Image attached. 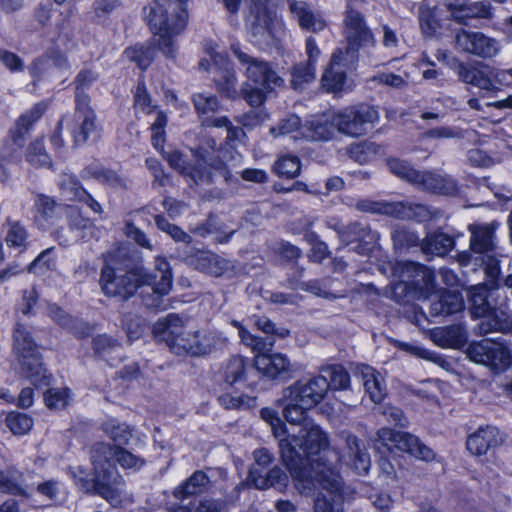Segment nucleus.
Returning a JSON list of instances; mask_svg holds the SVG:
<instances>
[{
	"mask_svg": "<svg viewBox=\"0 0 512 512\" xmlns=\"http://www.w3.org/2000/svg\"><path fill=\"white\" fill-rule=\"evenodd\" d=\"M295 433L294 451L299 455V462L294 467H287L296 489L305 495L316 491L315 512H343L339 505L342 478L339 463L353 468L357 473H367L371 467L370 455L364 443L350 433H342L345 447L341 455L329 449V439L325 431L312 420L304 417Z\"/></svg>",
	"mask_w": 512,
	"mask_h": 512,
	"instance_id": "1",
	"label": "nucleus"
},
{
	"mask_svg": "<svg viewBox=\"0 0 512 512\" xmlns=\"http://www.w3.org/2000/svg\"><path fill=\"white\" fill-rule=\"evenodd\" d=\"M124 469H139L144 461L138 456L120 447H112L106 443H97L91 451L93 473L86 471L82 466L71 468V476L76 486L83 492H96L112 506H120L132 501L130 495L124 490L120 475L115 470L113 461Z\"/></svg>",
	"mask_w": 512,
	"mask_h": 512,
	"instance_id": "2",
	"label": "nucleus"
},
{
	"mask_svg": "<svg viewBox=\"0 0 512 512\" xmlns=\"http://www.w3.org/2000/svg\"><path fill=\"white\" fill-rule=\"evenodd\" d=\"M144 19L152 32L151 41L137 44L124 51V57L140 68H147L160 51L167 58L176 56V37L187 24V13L181 1L154 0L144 9Z\"/></svg>",
	"mask_w": 512,
	"mask_h": 512,
	"instance_id": "3",
	"label": "nucleus"
},
{
	"mask_svg": "<svg viewBox=\"0 0 512 512\" xmlns=\"http://www.w3.org/2000/svg\"><path fill=\"white\" fill-rule=\"evenodd\" d=\"M155 263L157 272L155 275L148 273L143 267H136L123 274L120 259L114 254L106 255L99 281L102 292L110 297H128L138 288L149 286L156 294H168L173 283L170 265L161 257H157Z\"/></svg>",
	"mask_w": 512,
	"mask_h": 512,
	"instance_id": "4",
	"label": "nucleus"
},
{
	"mask_svg": "<svg viewBox=\"0 0 512 512\" xmlns=\"http://www.w3.org/2000/svg\"><path fill=\"white\" fill-rule=\"evenodd\" d=\"M153 333L177 354L200 356L222 346L226 338L217 331L195 330L188 321L170 314L154 324Z\"/></svg>",
	"mask_w": 512,
	"mask_h": 512,
	"instance_id": "5",
	"label": "nucleus"
},
{
	"mask_svg": "<svg viewBox=\"0 0 512 512\" xmlns=\"http://www.w3.org/2000/svg\"><path fill=\"white\" fill-rule=\"evenodd\" d=\"M232 50L245 67L247 81L241 93L251 106H260L265 100L266 93L281 86L283 80L266 62L251 58L235 44L232 45Z\"/></svg>",
	"mask_w": 512,
	"mask_h": 512,
	"instance_id": "6",
	"label": "nucleus"
},
{
	"mask_svg": "<svg viewBox=\"0 0 512 512\" xmlns=\"http://www.w3.org/2000/svg\"><path fill=\"white\" fill-rule=\"evenodd\" d=\"M329 384L326 376H317L308 382H297L284 390L283 414L289 423H300L306 412L316 406L326 395Z\"/></svg>",
	"mask_w": 512,
	"mask_h": 512,
	"instance_id": "7",
	"label": "nucleus"
},
{
	"mask_svg": "<svg viewBox=\"0 0 512 512\" xmlns=\"http://www.w3.org/2000/svg\"><path fill=\"white\" fill-rule=\"evenodd\" d=\"M329 384L326 376H317L308 382H297L284 390L283 414L289 423H300L306 412L316 406L326 395Z\"/></svg>",
	"mask_w": 512,
	"mask_h": 512,
	"instance_id": "8",
	"label": "nucleus"
},
{
	"mask_svg": "<svg viewBox=\"0 0 512 512\" xmlns=\"http://www.w3.org/2000/svg\"><path fill=\"white\" fill-rule=\"evenodd\" d=\"M14 368L33 384L40 385L47 379L46 370L40 361L37 345L31 331L24 325H17L14 331Z\"/></svg>",
	"mask_w": 512,
	"mask_h": 512,
	"instance_id": "9",
	"label": "nucleus"
},
{
	"mask_svg": "<svg viewBox=\"0 0 512 512\" xmlns=\"http://www.w3.org/2000/svg\"><path fill=\"white\" fill-rule=\"evenodd\" d=\"M232 325L238 329L241 342L256 352L254 365L259 373L269 379H277L292 371V364L286 355L264 353L266 350L265 342L252 335L240 322L233 320Z\"/></svg>",
	"mask_w": 512,
	"mask_h": 512,
	"instance_id": "10",
	"label": "nucleus"
},
{
	"mask_svg": "<svg viewBox=\"0 0 512 512\" xmlns=\"http://www.w3.org/2000/svg\"><path fill=\"white\" fill-rule=\"evenodd\" d=\"M378 120V111L365 104L345 107L335 112L337 131L351 137L366 134Z\"/></svg>",
	"mask_w": 512,
	"mask_h": 512,
	"instance_id": "11",
	"label": "nucleus"
},
{
	"mask_svg": "<svg viewBox=\"0 0 512 512\" xmlns=\"http://www.w3.org/2000/svg\"><path fill=\"white\" fill-rule=\"evenodd\" d=\"M467 357L476 364L484 365L495 372H503L512 366V353L501 342L483 339L469 344Z\"/></svg>",
	"mask_w": 512,
	"mask_h": 512,
	"instance_id": "12",
	"label": "nucleus"
},
{
	"mask_svg": "<svg viewBox=\"0 0 512 512\" xmlns=\"http://www.w3.org/2000/svg\"><path fill=\"white\" fill-rule=\"evenodd\" d=\"M247 23L253 43L262 48L276 46L284 35L282 20L265 8H258Z\"/></svg>",
	"mask_w": 512,
	"mask_h": 512,
	"instance_id": "13",
	"label": "nucleus"
},
{
	"mask_svg": "<svg viewBox=\"0 0 512 512\" xmlns=\"http://www.w3.org/2000/svg\"><path fill=\"white\" fill-rule=\"evenodd\" d=\"M376 442L390 452H406L419 460L427 462L435 459V453L432 449L423 444L416 436L406 432L381 428L377 432Z\"/></svg>",
	"mask_w": 512,
	"mask_h": 512,
	"instance_id": "14",
	"label": "nucleus"
},
{
	"mask_svg": "<svg viewBox=\"0 0 512 512\" xmlns=\"http://www.w3.org/2000/svg\"><path fill=\"white\" fill-rule=\"evenodd\" d=\"M261 418L269 424L274 437L278 440L281 460L286 467H294L299 462V455L294 451L293 441L295 431L287 429L285 424L279 418L278 412L272 408L265 407L260 411Z\"/></svg>",
	"mask_w": 512,
	"mask_h": 512,
	"instance_id": "15",
	"label": "nucleus"
},
{
	"mask_svg": "<svg viewBox=\"0 0 512 512\" xmlns=\"http://www.w3.org/2000/svg\"><path fill=\"white\" fill-rule=\"evenodd\" d=\"M392 173L407 181L422 183L427 189L441 194H450L455 190L452 179L433 173L420 174L412 169L406 162L391 159L388 161Z\"/></svg>",
	"mask_w": 512,
	"mask_h": 512,
	"instance_id": "16",
	"label": "nucleus"
},
{
	"mask_svg": "<svg viewBox=\"0 0 512 512\" xmlns=\"http://www.w3.org/2000/svg\"><path fill=\"white\" fill-rule=\"evenodd\" d=\"M208 58H203L200 62V67L204 70L210 69V62L213 69L219 73L216 78L218 89L227 97H235L236 90V77L235 73L228 68V60L222 51L218 48H210L207 51Z\"/></svg>",
	"mask_w": 512,
	"mask_h": 512,
	"instance_id": "17",
	"label": "nucleus"
},
{
	"mask_svg": "<svg viewBox=\"0 0 512 512\" xmlns=\"http://www.w3.org/2000/svg\"><path fill=\"white\" fill-rule=\"evenodd\" d=\"M345 35L348 42V50H359L375 46V38L372 31L366 25L362 15L348 7L344 19Z\"/></svg>",
	"mask_w": 512,
	"mask_h": 512,
	"instance_id": "18",
	"label": "nucleus"
},
{
	"mask_svg": "<svg viewBox=\"0 0 512 512\" xmlns=\"http://www.w3.org/2000/svg\"><path fill=\"white\" fill-rule=\"evenodd\" d=\"M456 44L463 51L484 58L496 56L501 49L495 39L479 32L461 31L456 35Z\"/></svg>",
	"mask_w": 512,
	"mask_h": 512,
	"instance_id": "19",
	"label": "nucleus"
},
{
	"mask_svg": "<svg viewBox=\"0 0 512 512\" xmlns=\"http://www.w3.org/2000/svg\"><path fill=\"white\" fill-rule=\"evenodd\" d=\"M193 102L195 109L199 113L202 123L206 126H212L217 128L225 127L228 132L227 138H238L243 132L240 129L231 128L230 122L227 117L211 118L208 116L209 113L217 111L219 105L216 97L199 93L194 95Z\"/></svg>",
	"mask_w": 512,
	"mask_h": 512,
	"instance_id": "20",
	"label": "nucleus"
},
{
	"mask_svg": "<svg viewBox=\"0 0 512 512\" xmlns=\"http://www.w3.org/2000/svg\"><path fill=\"white\" fill-rule=\"evenodd\" d=\"M349 51L337 50L332 55L329 67L322 75V86L327 91L337 92L344 88L346 81L345 69L348 67Z\"/></svg>",
	"mask_w": 512,
	"mask_h": 512,
	"instance_id": "21",
	"label": "nucleus"
},
{
	"mask_svg": "<svg viewBox=\"0 0 512 512\" xmlns=\"http://www.w3.org/2000/svg\"><path fill=\"white\" fill-rule=\"evenodd\" d=\"M289 7L302 29L317 33L327 27V21L323 15L306 2L290 0Z\"/></svg>",
	"mask_w": 512,
	"mask_h": 512,
	"instance_id": "22",
	"label": "nucleus"
},
{
	"mask_svg": "<svg viewBox=\"0 0 512 512\" xmlns=\"http://www.w3.org/2000/svg\"><path fill=\"white\" fill-rule=\"evenodd\" d=\"M336 130L335 112H328L308 119L305 122V132H302V137L311 141L329 140Z\"/></svg>",
	"mask_w": 512,
	"mask_h": 512,
	"instance_id": "23",
	"label": "nucleus"
},
{
	"mask_svg": "<svg viewBox=\"0 0 512 512\" xmlns=\"http://www.w3.org/2000/svg\"><path fill=\"white\" fill-rule=\"evenodd\" d=\"M463 307V298L456 290H448L430 295V311L433 316L457 313Z\"/></svg>",
	"mask_w": 512,
	"mask_h": 512,
	"instance_id": "24",
	"label": "nucleus"
},
{
	"mask_svg": "<svg viewBox=\"0 0 512 512\" xmlns=\"http://www.w3.org/2000/svg\"><path fill=\"white\" fill-rule=\"evenodd\" d=\"M500 440V431L493 426L479 427L467 437V450L473 455H484Z\"/></svg>",
	"mask_w": 512,
	"mask_h": 512,
	"instance_id": "25",
	"label": "nucleus"
},
{
	"mask_svg": "<svg viewBox=\"0 0 512 512\" xmlns=\"http://www.w3.org/2000/svg\"><path fill=\"white\" fill-rule=\"evenodd\" d=\"M69 68L70 64L67 58L57 52L35 61L30 68V73L34 78H40L45 75L55 77L57 74L67 72Z\"/></svg>",
	"mask_w": 512,
	"mask_h": 512,
	"instance_id": "26",
	"label": "nucleus"
},
{
	"mask_svg": "<svg viewBox=\"0 0 512 512\" xmlns=\"http://www.w3.org/2000/svg\"><path fill=\"white\" fill-rule=\"evenodd\" d=\"M357 374L361 377L364 389L371 401L380 403L386 395V386L382 375L368 365L357 366Z\"/></svg>",
	"mask_w": 512,
	"mask_h": 512,
	"instance_id": "27",
	"label": "nucleus"
},
{
	"mask_svg": "<svg viewBox=\"0 0 512 512\" xmlns=\"http://www.w3.org/2000/svg\"><path fill=\"white\" fill-rule=\"evenodd\" d=\"M466 332L458 325L436 327L429 331L430 339L441 348L459 349L466 343Z\"/></svg>",
	"mask_w": 512,
	"mask_h": 512,
	"instance_id": "28",
	"label": "nucleus"
},
{
	"mask_svg": "<svg viewBox=\"0 0 512 512\" xmlns=\"http://www.w3.org/2000/svg\"><path fill=\"white\" fill-rule=\"evenodd\" d=\"M76 117L79 127L73 130V137L76 144H81L96 133L95 113L86 106L84 99H77Z\"/></svg>",
	"mask_w": 512,
	"mask_h": 512,
	"instance_id": "29",
	"label": "nucleus"
},
{
	"mask_svg": "<svg viewBox=\"0 0 512 512\" xmlns=\"http://www.w3.org/2000/svg\"><path fill=\"white\" fill-rule=\"evenodd\" d=\"M188 263L194 268L212 276L222 275L228 267L226 260L208 251H198L195 255L188 258Z\"/></svg>",
	"mask_w": 512,
	"mask_h": 512,
	"instance_id": "30",
	"label": "nucleus"
},
{
	"mask_svg": "<svg viewBox=\"0 0 512 512\" xmlns=\"http://www.w3.org/2000/svg\"><path fill=\"white\" fill-rule=\"evenodd\" d=\"M459 76L465 83L481 90L494 91L498 89L486 68L461 66Z\"/></svg>",
	"mask_w": 512,
	"mask_h": 512,
	"instance_id": "31",
	"label": "nucleus"
},
{
	"mask_svg": "<svg viewBox=\"0 0 512 512\" xmlns=\"http://www.w3.org/2000/svg\"><path fill=\"white\" fill-rule=\"evenodd\" d=\"M248 479L258 489H267L271 486L283 489L288 484V477L280 468L271 469L266 476L260 475L258 470L253 468L249 472Z\"/></svg>",
	"mask_w": 512,
	"mask_h": 512,
	"instance_id": "32",
	"label": "nucleus"
},
{
	"mask_svg": "<svg viewBox=\"0 0 512 512\" xmlns=\"http://www.w3.org/2000/svg\"><path fill=\"white\" fill-rule=\"evenodd\" d=\"M470 247L476 253H488L494 249V234L491 227L471 225Z\"/></svg>",
	"mask_w": 512,
	"mask_h": 512,
	"instance_id": "33",
	"label": "nucleus"
},
{
	"mask_svg": "<svg viewBox=\"0 0 512 512\" xmlns=\"http://www.w3.org/2000/svg\"><path fill=\"white\" fill-rule=\"evenodd\" d=\"M45 109L46 106L43 103H38L19 117L15 129L12 131V138L16 144L20 145L25 133L33 123L40 119Z\"/></svg>",
	"mask_w": 512,
	"mask_h": 512,
	"instance_id": "34",
	"label": "nucleus"
},
{
	"mask_svg": "<svg viewBox=\"0 0 512 512\" xmlns=\"http://www.w3.org/2000/svg\"><path fill=\"white\" fill-rule=\"evenodd\" d=\"M214 143V140H211ZM210 150H200L193 152V159L202 167L205 171L206 176L210 175L208 168L221 169L225 161V155L223 150H215L214 144L210 145Z\"/></svg>",
	"mask_w": 512,
	"mask_h": 512,
	"instance_id": "35",
	"label": "nucleus"
},
{
	"mask_svg": "<svg viewBox=\"0 0 512 512\" xmlns=\"http://www.w3.org/2000/svg\"><path fill=\"white\" fill-rule=\"evenodd\" d=\"M472 313L475 317H497V311L487 302V285H478L471 292Z\"/></svg>",
	"mask_w": 512,
	"mask_h": 512,
	"instance_id": "36",
	"label": "nucleus"
},
{
	"mask_svg": "<svg viewBox=\"0 0 512 512\" xmlns=\"http://www.w3.org/2000/svg\"><path fill=\"white\" fill-rule=\"evenodd\" d=\"M453 239L443 233H433L422 242V250L426 254L444 256L453 247Z\"/></svg>",
	"mask_w": 512,
	"mask_h": 512,
	"instance_id": "37",
	"label": "nucleus"
},
{
	"mask_svg": "<svg viewBox=\"0 0 512 512\" xmlns=\"http://www.w3.org/2000/svg\"><path fill=\"white\" fill-rule=\"evenodd\" d=\"M208 476L202 471H196L192 476L180 484L174 491L175 497L179 499L202 492L208 485Z\"/></svg>",
	"mask_w": 512,
	"mask_h": 512,
	"instance_id": "38",
	"label": "nucleus"
},
{
	"mask_svg": "<svg viewBox=\"0 0 512 512\" xmlns=\"http://www.w3.org/2000/svg\"><path fill=\"white\" fill-rule=\"evenodd\" d=\"M167 160L173 168L179 170L181 173H184L187 176H190L195 181L202 180L206 177L205 171H203L202 167L199 166L195 160L193 165L187 163L183 158V155L178 151H174L173 153L169 154L167 156Z\"/></svg>",
	"mask_w": 512,
	"mask_h": 512,
	"instance_id": "39",
	"label": "nucleus"
},
{
	"mask_svg": "<svg viewBox=\"0 0 512 512\" xmlns=\"http://www.w3.org/2000/svg\"><path fill=\"white\" fill-rule=\"evenodd\" d=\"M20 476L21 474L16 470L0 471V493L26 495V489L19 481Z\"/></svg>",
	"mask_w": 512,
	"mask_h": 512,
	"instance_id": "40",
	"label": "nucleus"
},
{
	"mask_svg": "<svg viewBox=\"0 0 512 512\" xmlns=\"http://www.w3.org/2000/svg\"><path fill=\"white\" fill-rule=\"evenodd\" d=\"M270 132L274 137L296 133L293 138H303L302 132H305V124H301L298 116L290 115L283 119L277 127L272 128Z\"/></svg>",
	"mask_w": 512,
	"mask_h": 512,
	"instance_id": "41",
	"label": "nucleus"
},
{
	"mask_svg": "<svg viewBox=\"0 0 512 512\" xmlns=\"http://www.w3.org/2000/svg\"><path fill=\"white\" fill-rule=\"evenodd\" d=\"M301 169L300 160L294 155H283L274 164V171L280 177L294 178Z\"/></svg>",
	"mask_w": 512,
	"mask_h": 512,
	"instance_id": "42",
	"label": "nucleus"
},
{
	"mask_svg": "<svg viewBox=\"0 0 512 512\" xmlns=\"http://www.w3.org/2000/svg\"><path fill=\"white\" fill-rule=\"evenodd\" d=\"M420 27L425 36H433L439 30L441 24L436 8H428L424 5L420 8L419 13Z\"/></svg>",
	"mask_w": 512,
	"mask_h": 512,
	"instance_id": "43",
	"label": "nucleus"
},
{
	"mask_svg": "<svg viewBox=\"0 0 512 512\" xmlns=\"http://www.w3.org/2000/svg\"><path fill=\"white\" fill-rule=\"evenodd\" d=\"M245 367V360L242 357H232L222 368L224 381L229 385L237 383L243 378Z\"/></svg>",
	"mask_w": 512,
	"mask_h": 512,
	"instance_id": "44",
	"label": "nucleus"
},
{
	"mask_svg": "<svg viewBox=\"0 0 512 512\" xmlns=\"http://www.w3.org/2000/svg\"><path fill=\"white\" fill-rule=\"evenodd\" d=\"M349 152L355 161L364 164L373 161L381 153V148L374 143L365 142L353 145Z\"/></svg>",
	"mask_w": 512,
	"mask_h": 512,
	"instance_id": "45",
	"label": "nucleus"
},
{
	"mask_svg": "<svg viewBox=\"0 0 512 512\" xmlns=\"http://www.w3.org/2000/svg\"><path fill=\"white\" fill-rule=\"evenodd\" d=\"M27 232L24 226L18 222H9L5 236V242L9 248H25Z\"/></svg>",
	"mask_w": 512,
	"mask_h": 512,
	"instance_id": "46",
	"label": "nucleus"
},
{
	"mask_svg": "<svg viewBox=\"0 0 512 512\" xmlns=\"http://www.w3.org/2000/svg\"><path fill=\"white\" fill-rule=\"evenodd\" d=\"M62 196L67 201L79 200L86 197V191L82 189L76 179L71 175H65L60 183Z\"/></svg>",
	"mask_w": 512,
	"mask_h": 512,
	"instance_id": "47",
	"label": "nucleus"
},
{
	"mask_svg": "<svg viewBox=\"0 0 512 512\" xmlns=\"http://www.w3.org/2000/svg\"><path fill=\"white\" fill-rule=\"evenodd\" d=\"M167 124V116L164 112H157L156 118L151 124V141L152 145L158 151L163 150L165 143V127Z\"/></svg>",
	"mask_w": 512,
	"mask_h": 512,
	"instance_id": "48",
	"label": "nucleus"
},
{
	"mask_svg": "<svg viewBox=\"0 0 512 512\" xmlns=\"http://www.w3.org/2000/svg\"><path fill=\"white\" fill-rule=\"evenodd\" d=\"M7 426L15 435H23L30 431L33 426V420L23 413H10L7 418Z\"/></svg>",
	"mask_w": 512,
	"mask_h": 512,
	"instance_id": "49",
	"label": "nucleus"
},
{
	"mask_svg": "<svg viewBox=\"0 0 512 512\" xmlns=\"http://www.w3.org/2000/svg\"><path fill=\"white\" fill-rule=\"evenodd\" d=\"M71 400V393L67 388H52L45 394V402L50 409H62Z\"/></svg>",
	"mask_w": 512,
	"mask_h": 512,
	"instance_id": "50",
	"label": "nucleus"
},
{
	"mask_svg": "<svg viewBox=\"0 0 512 512\" xmlns=\"http://www.w3.org/2000/svg\"><path fill=\"white\" fill-rule=\"evenodd\" d=\"M330 381L329 387L334 390H345L350 387V377L347 371L341 366H331L325 370Z\"/></svg>",
	"mask_w": 512,
	"mask_h": 512,
	"instance_id": "51",
	"label": "nucleus"
},
{
	"mask_svg": "<svg viewBox=\"0 0 512 512\" xmlns=\"http://www.w3.org/2000/svg\"><path fill=\"white\" fill-rule=\"evenodd\" d=\"M104 431L114 442L120 444L127 443L130 438L128 426L115 419H111L104 424Z\"/></svg>",
	"mask_w": 512,
	"mask_h": 512,
	"instance_id": "52",
	"label": "nucleus"
},
{
	"mask_svg": "<svg viewBox=\"0 0 512 512\" xmlns=\"http://www.w3.org/2000/svg\"><path fill=\"white\" fill-rule=\"evenodd\" d=\"M315 78V65L310 63L296 65L292 72L291 83L295 89L311 82Z\"/></svg>",
	"mask_w": 512,
	"mask_h": 512,
	"instance_id": "53",
	"label": "nucleus"
},
{
	"mask_svg": "<svg viewBox=\"0 0 512 512\" xmlns=\"http://www.w3.org/2000/svg\"><path fill=\"white\" fill-rule=\"evenodd\" d=\"M219 402L227 409H243L255 405V399L244 396L236 395L233 393H224L219 397Z\"/></svg>",
	"mask_w": 512,
	"mask_h": 512,
	"instance_id": "54",
	"label": "nucleus"
},
{
	"mask_svg": "<svg viewBox=\"0 0 512 512\" xmlns=\"http://www.w3.org/2000/svg\"><path fill=\"white\" fill-rule=\"evenodd\" d=\"M135 109L137 114L151 115L156 118L157 112H162L158 110L155 105L152 104L149 95L146 91L138 87L135 94Z\"/></svg>",
	"mask_w": 512,
	"mask_h": 512,
	"instance_id": "55",
	"label": "nucleus"
},
{
	"mask_svg": "<svg viewBox=\"0 0 512 512\" xmlns=\"http://www.w3.org/2000/svg\"><path fill=\"white\" fill-rule=\"evenodd\" d=\"M155 221H156L157 227L160 230L169 234L176 241H183V242L189 241L190 237L184 231H182L179 227L170 224L162 216H157L155 218Z\"/></svg>",
	"mask_w": 512,
	"mask_h": 512,
	"instance_id": "56",
	"label": "nucleus"
},
{
	"mask_svg": "<svg viewBox=\"0 0 512 512\" xmlns=\"http://www.w3.org/2000/svg\"><path fill=\"white\" fill-rule=\"evenodd\" d=\"M96 353L105 357L108 351H117L120 349L119 343L108 335H99L93 340Z\"/></svg>",
	"mask_w": 512,
	"mask_h": 512,
	"instance_id": "57",
	"label": "nucleus"
},
{
	"mask_svg": "<svg viewBox=\"0 0 512 512\" xmlns=\"http://www.w3.org/2000/svg\"><path fill=\"white\" fill-rule=\"evenodd\" d=\"M27 160L34 165L44 166L49 164V156L44 152L42 141L38 140L32 144Z\"/></svg>",
	"mask_w": 512,
	"mask_h": 512,
	"instance_id": "58",
	"label": "nucleus"
},
{
	"mask_svg": "<svg viewBox=\"0 0 512 512\" xmlns=\"http://www.w3.org/2000/svg\"><path fill=\"white\" fill-rule=\"evenodd\" d=\"M372 81L387 85L392 88H401L406 85V81L400 75L394 73H379L372 78Z\"/></svg>",
	"mask_w": 512,
	"mask_h": 512,
	"instance_id": "59",
	"label": "nucleus"
},
{
	"mask_svg": "<svg viewBox=\"0 0 512 512\" xmlns=\"http://www.w3.org/2000/svg\"><path fill=\"white\" fill-rule=\"evenodd\" d=\"M51 249L43 251L29 266L30 272L44 273L52 267V260L50 258Z\"/></svg>",
	"mask_w": 512,
	"mask_h": 512,
	"instance_id": "60",
	"label": "nucleus"
},
{
	"mask_svg": "<svg viewBox=\"0 0 512 512\" xmlns=\"http://www.w3.org/2000/svg\"><path fill=\"white\" fill-rule=\"evenodd\" d=\"M39 216L42 218L50 217L56 209L53 199L47 196L39 195L35 201ZM59 209V207H57Z\"/></svg>",
	"mask_w": 512,
	"mask_h": 512,
	"instance_id": "61",
	"label": "nucleus"
},
{
	"mask_svg": "<svg viewBox=\"0 0 512 512\" xmlns=\"http://www.w3.org/2000/svg\"><path fill=\"white\" fill-rule=\"evenodd\" d=\"M172 512H219V503L213 500H205L192 508L178 507Z\"/></svg>",
	"mask_w": 512,
	"mask_h": 512,
	"instance_id": "62",
	"label": "nucleus"
},
{
	"mask_svg": "<svg viewBox=\"0 0 512 512\" xmlns=\"http://www.w3.org/2000/svg\"><path fill=\"white\" fill-rule=\"evenodd\" d=\"M468 161L477 167H488L493 161L492 159L480 149H472L468 152Z\"/></svg>",
	"mask_w": 512,
	"mask_h": 512,
	"instance_id": "63",
	"label": "nucleus"
},
{
	"mask_svg": "<svg viewBox=\"0 0 512 512\" xmlns=\"http://www.w3.org/2000/svg\"><path fill=\"white\" fill-rule=\"evenodd\" d=\"M0 60L10 71H19L22 69L23 62L14 53L9 51H0Z\"/></svg>",
	"mask_w": 512,
	"mask_h": 512,
	"instance_id": "64",
	"label": "nucleus"
}]
</instances>
